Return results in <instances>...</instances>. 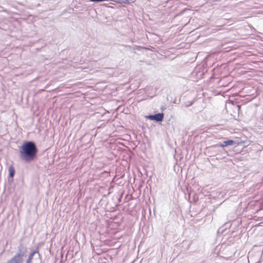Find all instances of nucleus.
I'll return each mask as SVG.
<instances>
[{
  "label": "nucleus",
  "instance_id": "nucleus-1",
  "mask_svg": "<svg viewBox=\"0 0 263 263\" xmlns=\"http://www.w3.org/2000/svg\"><path fill=\"white\" fill-rule=\"evenodd\" d=\"M20 153L22 159L29 161L33 160L36 157L37 149L34 142L28 141L22 145Z\"/></svg>",
  "mask_w": 263,
  "mask_h": 263
},
{
  "label": "nucleus",
  "instance_id": "nucleus-2",
  "mask_svg": "<svg viewBox=\"0 0 263 263\" xmlns=\"http://www.w3.org/2000/svg\"><path fill=\"white\" fill-rule=\"evenodd\" d=\"M25 251L15 254L9 261V263H23Z\"/></svg>",
  "mask_w": 263,
  "mask_h": 263
},
{
  "label": "nucleus",
  "instance_id": "nucleus-3",
  "mask_svg": "<svg viewBox=\"0 0 263 263\" xmlns=\"http://www.w3.org/2000/svg\"><path fill=\"white\" fill-rule=\"evenodd\" d=\"M164 118V114L163 113L157 114L154 115H150L148 118L152 120H156V121H162Z\"/></svg>",
  "mask_w": 263,
  "mask_h": 263
},
{
  "label": "nucleus",
  "instance_id": "nucleus-4",
  "mask_svg": "<svg viewBox=\"0 0 263 263\" xmlns=\"http://www.w3.org/2000/svg\"><path fill=\"white\" fill-rule=\"evenodd\" d=\"M36 253H39L38 248H37L36 250L33 251L29 254L28 258L26 261V263H31L32 260L33 259V257L34 255V254Z\"/></svg>",
  "mask_w": 263,
  "mask_h": 263
},
{
  "label": "nucleus",
  "instance_id": "nucleus-5",
  "mask_svg": "<svg viewBox=\"0 0 263 263\" xmlns=\"http://www.w3.org/2000/svg\"><path fill=\"white\" fill-rule=\"evenodd\" d=\"M235 142L232 140H229L227 141H225L223 142V144H220L219 146L221 147H224L226 146H228L229 145H232L234 144Z\"/></svg>",
  "mask_w": 263,
  "mask_h": 263
},
{
  "label": "nucleus",
  "instance_id": "nucleus-6",
  "mask_svg": "<svg viewBox=\"0 0 263 263\" xmlns=\"http://www.w3.org/2000/svg\"><path fill=\"white\" fill-rule=\"evenodd\" d=\"M9 176L10 177L13 178L15 174V168L13 164H11L9 168Z\"/></svg>",
  "mask_w": 263,
  "mask_h": 263
},
{
  "label": "nucleus",
  "instance_id": "nucleus-7",
  "mask_svg": "<svg viewBox=\"0 0 263 263\" xmlns=\"http://www.w3.org/2000/svg\"><path fill=\"white\" fill-rule=\"evenodd\" d=\"M92 2H99V0H91Z\"/></svg>",
  "mask_w": 263,
  "mask_h": 263
}]
</instances>
